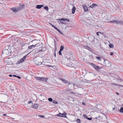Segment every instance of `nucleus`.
Returning <instances> with one entry per match:
<instances>
[{"label":"nucleus","mask_w":123,"mask_h":123,"mask_svg":"<svg viewBox=\"0 0 123 123\" xmlns=\"http://www.w3.org/2000/svg\"><path fill=\"white\" fill-rule=\"evenodd\" d=\"M110 23H112L114 24L121 25H123V21L122 20H114L109 21Z\"/></svg>","instance_id":"obj_1"},{"label":"nucleus","mask_w":123,"mask_h":123,"mask_svg":"<svg viewBox=\"0 0 123 123\" xmlns=\"http://www.w3.org/2000/svg\"><path fill=\"white\" fill-rule=\"evenodd\" d=\"M29 53L24 56L22 58L18 61L16 63V64H20L24 62Z\"/></svg>","instance_id":"obj_2"},{"label":"nucleus","mask_w":123,"mask_h":123,"mask_svg":"<svg viewBox=\"0 0 123 123\" xmlns=\"http://www.w3.org/2000/svg\"><path fill=\"white\" fill-rule=\"evenodd\" d=\"M90 65L92 67L95 69L97 71H99L101 68V67H99L92 63H90Z\"/></svg>","instance_id":"obj_3"},{"label":"nucleus","mask_w":123,"mask_h":123,"mask_svg":"<svg viewBox=\"0 0 123 123\" xmlns=\"http://www.w3.org/2000/svg\"><path fill=\"white\" fill-rule=\"evenodd\" d=\"M75 59V56L74 55H71L69 56V60L70 62H74Z\"/></svg>","instance_id":"obj_4"},{"label":"nucleus","mask_w":123,"mask_h":123,"mask_svg":"<svg viewBox=\"0 0 123 123\" xmlns=\"http://www.w3.org/2000/svg\"><path fill=\"white\" fill-rule=\"evenodd\" d=\"M105 66L107 67H110L111 66V63L108 60L104 59V62Z\"/></svg>","instance_id":"obj_5"},{"label":"nucleus","mask_w":123,"mask_h":123,"mask_svg":"<svg viewBox=\"0 0 123 123\" xmlns=\"http://www.w3.org/2000/svg\"><path fill=\"white\" fill-rule=\"evenodd\" d=\"M74 62H70V64H69V65H68L69 66L75 68H77L78 66L74 64Z\"/></svg>","instance_id":"obj_6"},{"label":"nucleus","mask_w":123,"mask_h":123,"mask_svg":"<svg viewBox=\"0 0 123 123\" xmlns=\"http://www.w3.org/2000/svg\"><path fill=\"white\" fill-rule=\"evenodd\" d=\"M9 51L6 49L2 51V54L6 55H9Z\"/></svg>","instance_id":"obj_7"},{"label":"nucleus","mask_w":123,"mask_h":123,"mask_svg":"<svg viewBox=\"0 0 123 123\" xmlns=\"http://www.w3.org/2000/svg\"><path fill=\"white\" fill-rule=\"evenodd\" d=\"M11 9L12 10L13 12L15 13H16L19 11V9L18 8V7H17V8H11Z\"/></svg>","instance_id":"obj_8"},{"label":"nucleus","mask_w":123,"mask_h":123,"mask_svg":"<svg viewBox=\"0 0 123 123\" xmlns=\"http://www.w3.org/2000/svg\"><path fill=\"white\" fill-rule=\"evenodd\" d=\"M32 105L31 106V108H34V109H37L39 106V105L36 103L33 104V103H32Z\"/></svg>","instance_id":"obj_9"},{"label":"nucleus","mask_w":123,"mask_h":123,"mask_svg":"<svg viewBox=\"0 0 123 123\" xmlns=\"http://www.w3.org/2000/svg\"><path fill=\"white\" fill-rule=\"evenodd\" d=\"M89 40L92 42L94 41V40L95 39V37L93 36H90L88 37Z\"/></svg>","instance_id":"obj_10"},{"label":"nucleus","mask_w":123,"mask_h":123,"mask_svg":"<svg viewBox=\"0 0 123 123\" xmlns=\"http://www.w3.org/2000/svg\"><path fill=\"white\" fill-rule=\"evenodd\" d=\"M59 79L62 81L63 82L65 83L68 84V85L71 84V83H69L67 81L61 78H59Z\"/></svg>","instance_id":"obj_11"},{"label":"nucleus","mask_w":123,"mask_h":123,"mask_svg":"<svg viewBox=\"0 0 123 123\" xmlns=\"http://www.w3.org/2000/svg\"><path fill=\"white\" fill-rule=\"evenodd\" d=\"M19 6L18 7V8L19 9V11H20L21 9H23L24 8L25 6L24 4H19Z\"/></svg>","instance_id":"obj_12"},{"label":"nucleus","mask_w":123,"mask_h":123,"mask_svg":"<svg viewBox=\"0 0 123 123\" xmlns=\"http://www.w3.org/2000/svg\"><path fill=\"white\" fill-rule=\"evenodd\" d=\"M84 47H85V48L88 49L89 51L91 52H92V51H94V50L93 49H92L91 48L87 46H84Z\"/></svg>","instance_id":"obj_13"},{"label":"nucleus","mask_w":123,"mask_h":123,"mask_svg":"<svg viewBox=\"0 0 123 123\" xmlns=\"http://www.w3.org/2000/svg\"><path fill=\"white\" fill-rule=\"evenodd\" d=\"M40 80L43 81L45 82L47 81V80H48V78H43V77H40Z\"/></svg>","instance_id":"obj_14"},{"label":"nucleus","mask_w":123,"mask_h":123,"mask_svg":"<svg viewBox=\"0 0 123 123\" xmlns=\"http://www.w3.org/2000/svg\"><path fill=\"white\" fill-rule=\"evenodd\" d=\"M58 20L60 21L62 20L64 21H67L68 22H69L70 21V20L69 19L65 18H62L61 19H58Z\"/></svg>","instance_id":"obj_15"},{"label":"nucleus","mask_w":123,"mask_h":123,"mask_svg":"<svg viewBox=\"0 0 123 123\" xmlns=\"http://www.w3.org/2000/svg\"><path fill=\"white\" fill-rule=\"evenodd\" d=\"M83 8L85 12H86L88 11V9L87 6H83Z\"/></svg>","instance_id":"obj_16"},{"label":"nucleus","mask_w":123,"mask_h":123,"mask_svg":"<svg viewBox=\"0 0 123 123\" xmlns=\"http://www.w3.org/2000/svg\"><path fill=\"white\" fill-rule=\"evenodd\" d=\"M43 5H38L36 6V8L40 9L43 7Z\"/></svg>","instance_id":"obj_17"},{"label":"nucleus","mask_w":123,"mask_h":123,"mask_svg":"<svg viewBox=\"0 0 123 123\" xmlns=\"http://www.w3.org/2000/svg\"><path fill=\"white\" fill-rule=\"evenodd\" d=\"M111 84L112 85H114L115 86H120L122 87L123 86L120 84H117L115 83H111Z\"/></svg>","instance_id":"obj_18"},{"label":"nucleus","mask_w":123,"mask_h":123,"mask_svg":"<svg viewBox=\"0 0 123 123\" xmlns=\"http://www.w3.org/2000/svg\"><path fill=\"white\" fill-rule=\"evenodd\" d=\"M67 114L65 112H64L63 113H62V117H65V118H67L66 115Z\"/></svg>","instance_id":"obj_19"},{"label":"nucleus","mask_w":123,"mask_h":123,"mask_svg":"<svg viewBox=\"0 0 123 123\" xmlns=\"http://www.w3.org/2000/svg\"><path fill=\"white\" fill-rule=\"evenodd\" d=\"M35 47H36V46H35V45H32L31 46H29L28 47V48L29 49H31L32 48H34Z\"/></svg>","instance_id":"obj_20"},{"label":"nucleus","mask_w":123,"mask_h":123,"mask_svg":"<svg viewBox=\"0 0 123 123\" xmlns=\"http://www.w3.org/2000/svg\"><path fill=\"white\" fill-rule=\"evenodd\" d=\"M55 30H56L58 31L59 33L60 34H63L62 33V32L58 29L57 27H56L54 28Z\"/></svg>","instance_id":"obj_21"},{"label":"nucleus","mask_w":123,"mask_h":123,"mask_svg":"<svg viewBox=\"0 0 123 123\" xmlns=\"http://www.w3.org/2000/svg\"><path fill=\"white\" fill-rule=\"evenodd\" d=\"M72 13L74 14L75 13V11L76 10V7H73L72 9Z\"/></svg>","instance_id":"obj_22"},{"label":"nucleus","mask_w":123,"mask_h":123,"mask_svg":"<svg viewBox=\"0 0 123 123\" xmlns=\"http://www.w3.org/2000/svg\"><path fill=\"white\" fill-rule=\"evenodd\" d=\"M41 44V43H37L36 44H35V46H36V47H37L38 46H39Z\"/></svg>","instance_id":"obj_23"},{"label":"nucleus","mask_w":123,"mask_h":123,"mask_svg":"<svg viewBox=\"0 0 123 123\" xmlns=\"http://www.w3.org/2000/svg\"><path fill=\"white\" fill-rule=\"evenodd\" d=\"M119 112L121 113H123V107L121 108L119 110Z\"/></svg>","instance_id":"obj_24"},{"label":"nucleus","mask_w":123,"mask_h":123,"mask_svg":"<svg viewBox=\"0 0 123 123\" xmlns=\"http://www.w3.org/2000/svg\"><path fill=\"white\" fill-rule=\"evenodd\" d=\"M69 55H68L67 56H66L65 58V59L68 61L69 59Z\"/></svg>","instance_id":"obj_25"},{"label":"nucleus","mask_w":123,"mask_h":123,"mask_svg":"<svg viewBox=\"0 0 123 123\" xmlns=\"http://www.w3.org/2000/svg\"><path fill=\"white\" fill-rule=\"evenodd\" d=\"M64 49V46H63L61 45L60 48V50L61 51H62Z\"/></svg>","instance_id":"obj_26"},{"label":"nucleus","mask_w":123,"mask_h":123,"mask_svg":"<svg viewBox=\"0 0 123 123\" xmlns=\"http://www.w3.org/2000/svg\"><path fill=\"white\" fill-rule=\"evenodd\" d=\"M109 46L110 48H113L114 47L113 45L111 43H110L109 44Z\"/></svg>","instance_id":"obj_27"},{"label":"nucleus","mask_w":123,"mask_h":123,"mask_svg":"<svg viewBox=\"0 0 123 123\" xmlns=\"http://www.w3.org/2000/svg\"><path fill=\"white\" fill-rule=\"evenodd\" d=\"M62 113H60L59 114H57L56 115V116H58V117H62Z\"/></svg>","instance_id":"obj_28"},{"label":"nucleus","mask_w":123,"mask_h":123,"mask_svg":"<svg viewBox=\"0 0 123 123\" xmlns=\"http://www.w3.org/2000/svg\"><path fill=\"white\" fill-rule=\"evenodd\" d=\"M47 11H48L49 9V8L47 6H45L43 7Z\"/></svg>","instance_id":"obj_29"},{"label":"nucleus","mask_w":123,"mask_h":123,"mask_svg":"<svg viewBox=\"0 0 123 123\" xmlns=\"http://www.w3.org/2000/svg\"><path fill=\"white\" fill-rule=\"evenodd\" d=\"M34 78L37 80H40V77H39L37 76H35Z\"/></svg>","instance_id":"obj_30"},{"label":"nucleus","mask_w":123,"mask_h":123,"mask_svg":"<svg viewBox=\"0 0 123 123\" xmlns=\"http://www.w3.org/2000/svg\"><path fill=\"white\" fill-rule=\"evenodd\" d=\"M37 41V40H33V41H31V42H34V44H36L37 43V42H36Z\"/></svg>","instance_id":"obj_31"},{"label":"nucleus","mask_w":123,"mask_h":123,"mask_svg":"<svg viewBox=\"0 0 123 123\" xmlns=\"http://www.w3.org/2000/svg\"><path fill=\"white\" fill-rule=\"evenodd\" d=\"M58 22L60 24L61 23L62 24H65V23L64 22H63V21H58Z\"/></svg>","instance_id":"obj_32"},{"label":"nucleus","mask_w":123,"mask_h":123,"mask_svg":"<svg viewBox=\"0 0 123 123\" xmlns=\"http://www.w3.org/2000/svg\"><path fill=\"white\" fill-rule=\"evenodd\" d=\"M83 116L86 119H87L88 117L87 116L86 114H83Z\"/></svg>","instance_id":"obj_33"},{"label":"nucleus","mask_w":123,"mask_h":123,"mask_svg":"<svg viewBox=\"0 0 123 123\" xmlns=\"http://www.w3.org/2000/svg\"><path fill=\"white\" fill-rule=\"evenodd\" d=\"M76 122L78 123H80V119H78L76 120Z\"/></svg>","instance_id":"obj_34"},{"label":"nucleus","mask_w":123,"mask_h":123,"mask_svg":"<svg viewBox=\"0 0 123 123\" xmlns=\"http://www.w3.org/2000/svg\"><path fill=\"white\" fill-rule=\"evenodd\" d=\"M48 100L50 102H52L53 101V99L51 98H48Z\"/></svg>","instance_id":"obj_35"},{"label":"nucleus","mask_w":123,"mask_h":123,"mask_svg":"<svg viewBox=\"0 0 123 123\" xmlns=\"http://www.w3.org/2000/svg\"><path fill=\"white\" fill-rule=\"evenodd\" d=\"M96 58L97 60L101 61V58L100 57L97 56L96 57Z\"/></svg>","instance_id":"obj_36"},{"label":"nucleus","mask_w":123,"mask_h":123,"mask_svg":"<svg viewBox=\"0 0 123 123\" xmlns=\"http://www.w3.org/2000/svg\"><path fill=\"white\" fill-rule=\"evenodd\" d=\"M99 33H101L102 35H103V33H101V32H97L96 33L97 35L98 36H99Z\"/></svg>","instance_id":"obj_37"},{"label":"nucleus","mask_w":123,"mask_h":123,"mask_svg":"<svg viewBox=\"0 0 123 123\" xmlns=\"http://www.w3.org/2000/svg\"><path fill=\"white\" fill-rule=\"evenodd\" d=\"M53 103L54 104H58V103L57 101H55V100L53 101Z\"/></svg>","instance_id":"obj_38"},{"label":"nucleus","mask_w":123,"mask_h":123,"mask_svg":"<svg viewBox=\"0 0 123 123\" xmlns=\"http://www.w3.org/2000/svg\"><path fill=\"white\" fill-rule=\"evenodd\" d=\"M92 6L94 7L95 6H97V5L93 3V4H92Z\"/></svg>","instance_id":"obj_39"},{"label":"nucleus","mask_w":123,"mask_h":123,"mask_svg":"<svg viewBox=\"0 0 123 123\" xmlns=\"http://www.w3.org/2000/svg\"><path fill=\"white\" fill-rule=\"evenodd\" d=\"M8 63H9L10 64H11L12 65H14V63L12 62H9Z\"/></svg>","instance_id":"obj_40"},{"label":"nucleus","mask_w":123,"mask_h":123,"mask_svg":"<svg viewBox=\"0 0 123 123\" xmlns=\"http://www.w3.org/2000/svg\"><path fill=\"white\" fill-rule=\"evenodd\" d=\"M61 51L60 50L59 51V54L60 55H62V52H61V51Z\"/></svg>","instance_id":"obj_41"},{"label":"nucleus","mask_w":123,"mask_h":123,"mask_svg":"<svg viewBox=\"0 0 123 123\" xmlns=\"http://www.w3.org/2000/svg\"><path fill=\"white\" fill-rule=\"evenodd\" d=\"M50 25H51V26L52 27H53L54 28H55V26L54 25H52V24H50Z\"/></svg>","instance_id":"obj_42"},{"label":"nucleus","mask_w":123,"mask_h":123,"mask_svg":"<svg viewBox=\"0 0 123 123\" xmlns=\"http://www.w3.org/2000/svg\"><path fill=\"white\" fill-rule=\"evenodd\" d=\"M87 119H88V120H92V118H91V117L88 118V117H87Z\"/></svg>","instance_id":"obj_43"},{"label":"nucleus","mask_w":123,"mask_h":123,"mask_svg":"<svg viewBox=\"0 0 123 123\" xmlns=\"http://www.w3.org/2000/svg\"><path fill=\"white\" fill-rule=\"evenodd\" d=\"M39 117L41 118H43L44 117V116L43 115H39Z\"/></svg>","instance_id":"obj_44"},{"label":"nucleus","mask_w":123,"mask_h":123,"mask_svg":"<svg viewBox=\"0 0 123 123\" xmlns=\"http://www.w3.org/2000/svg\"><path fill=\"white\" fill-rule=\"evenodd\" d=\"M32 103V102L31 101H30L28 102V103L29 104H31Z\"/></svg>","instance_id":"obj_45"},{"label":"nucleus","mask_w":123,"mask_h":123,"mask_svg":"<svg viewBox=\"0 0 123 123\" xmlns=\"http://www.w3.org/2000/svg\"><path fill=\"white\" fill-rule=\"evenodd\" d=\"M113 54V53L112 52H111L110 53V55H112Z\"/></svg>","instance_id":"obj_46"},{"label":"nucleus","mask_w":123,"mask_h":123,"mask_svg":"<svg viewBox=\"0 0 123 123\" xmlns=\"http://www.w3.org/2000/svg\"><path fill=\"white\" fill-rule=\"evenodd\" d=\"M118 79L119 80H121V81H123V79H120V78Z\"/></svg>","instance_id":"obj_47"},{"label":"nucleus","mask_w":123,"mask_h":123,"mask_svg":"<svg viewBox=\"0 0 123 123\" xmlns=\"http://www.w3.org/2000/svg\"><path fill=\"white\" fill-rule=\"evenodd\" d=\"M17 77L19 79H21V77L20 76H17Z\"/></svg>","instance_id":"obj_48"},{"label":"nucleus","mask_w":123,"mask_h":123,"mask_svg":"<svg viewBox=\"0 0 123 123\" xmlns=\"http://www.w3.org/2000/svg\"><path fill=\"white\" fill-rule=\"evenodd\" d=\"M92 6V5L90 6L89 7V8L91 7L92 8L93 7V6Z\"/></svg>","instance_id":"obj_49"},{"label":"nucleus","mask_w":123,"mask_h":123,"mask_svg":"<svg viewBox=\"0 0 123 123\" xmlns=\"http://www.w3.org/2000/svg\"><path fill=\"white\" fill-rule=\"evenodd\" d=\"M82 104L84 105H85V104L84 102H82Z\"/></svg>","instance_id":"obj_50"},{"label":"nucleus","mask_w":123,"mask_h":123,"mask_svg":"<svg viewBox=\"0 0 123 123\" xmlns=\"http://www.w3.org/2000/svg\"><path fill=\"white\" fill-rule=\"evenodd\" d=\"M55 39L56 41L57 42H59V40H58V39L56 37V38H55Z\"/></svg>","instance_id":"obj_51"},{"label":"nucleus","mask_w":123,"mask_h":123,"mask_svg":"<svg viewBox=\"0 0 123 123\" xmlns=\"http://www.w3.org/2000/svg\"><path fill=\"white\" fill-rule=\"evenodd\" d=\"M116 109H117V108H113V110H116Z\"/></svg>","instance_id":"obj_52"},{"label":"nucleus","mask_w":123,"mask_h":123,"mask_svg":"<svg viewBox=\"0 0 123 123\" xmlns=\"http://www.w3.org/2000/svg\"><path fill=\"white\" fill-rule=\"evenodd\" d=\"M13 76L14 77H17V76L16 75H13L12 76Z\"/></svg>","instance_id":"obj_53"},{"label":"nucleus","mask_w":123,"mask_h":123,"mask_svg":"<svg viewBox=\"0 0 123 123\" xmlns=\"http://www.w3.org/2000/svg\"><path fill=\"white\" fill-rule=\"evenodd\" d=\"M9 77H12V74H9Z\"/></svg>","instance_id":"obj_54"},{"label":"nucleus","mask_w":123,"mask_h":123,"mask_svg":"<svg viewBox=\"0 0 123 123\" xmlns=\"http://www.w3.org/2000/svg\"><path fill=\"white\" fill-rule=\"evenodd\" d=\"M3 116H6V115H6V114H3Z\"/></svg>","instance_id":"obj_55"},{"label":"nucleus","mask_w":123,"mask_h":123,"mask_svg":"<svg viewBox=\"0 0 123 123\" xmlns=\"http://www.w3.org/2000/svg\"><path fill=\"white\" fill-rule=\"evenodd\" d=\"M44 51L42 49H41V50H39V51Z\"/></svg>","instance_id":"obj_56"},{"label":"nucleus","mask_w":123,"mask_h":123,"mask_svg":"<svg viewBox=\"0 0 123 123\" xmlns=\"http://www.w3.org/2000/svg\"><path fill=\"white\" fill-rule=\"evenodd\" d=\"M54 55L55 57H56V55L55 52V53L54 54Z\"/></svg>","instance_id":"obj_57"},{"label":"nucleus","mask_w":123,"mask_h":123,"mask_svg":"<svg viewBox=\"0 0 123 123\" xmlns=\"http://www.w3.org/2000/svg\"><path fill=\"white\" fill-rule=\"evenodd\" d=\"M116 93L117 95H119V94L118 92H116Z\"/></svg>","instance_id":"obj_58"},{"label":"nucleus","mask_w":123,"mask_h":123,"mask_svg":"<svg viewBox=\"0 0 123 123\" xmlns=\"http://www.w3.org/2000/svg\"><path fill=\"white\" fill-rule=\"evenodd\" d=\"M116 110V111H118L119 110L117 108V109H116V110Z\"/></svg>","instance_id":"obj_59"},{"label":"nucleus","mask_w":123,"mask_h":123,"mask_svg":"<svg viewBox=\"0 0 123 123\" xmlns=\"http://www.w3.org/2000/svg\"><path fill=\"white\" fill-rule=\"evenodd\" d=\"M25 44H23L22 45V46H25Z\"/></svg>","instance_id":"obj_60"},{"label":"nucleus","mask_w":123,"mask_h":123,"mask_svg":"<svg viewBox=\"0 0 123 123\" xmlns=\"http://www.w3.org/2000/svg\"><path fill=\"white\" fill-rule=\"evenodd\" d=\"M48 67H51V66L50 65H48Z\"/></svg>","instance_id":"obj_61"},{"label":"nucleus","mask_w":123,"mask_h":123,"mask_svg":"<svg viewBox=\"0 0 123 123\" xmlns=\"http://www.w3.org/2000/svg\"><path fill=\"white\" fill-rule=\"evenodd\" d=\"M54 43H56V42L55 41H55H54Z\"/></svg>","instance_id":"obj_62"},{"label":"nucleus","mask_w":123,"mask_h":123,"mask_svg":"<svg viewBox=\"0 0 123 123\" xmlns=\"http://www.w3.org/2000/svg\"><path fill=\"white\" fill-rule=\"evenodd\" d=\"M55 46H56V43H55Z\"/></svg>","instance_id":"obj_63"},{"label":"nucleus","mask_w":123,"mask_h":123,"mask_svg":"<svg viewBox=\"0 0 123 123\" xmlns=\"http://www.w3.org/2000/svg\"><path fill=\"white\" fill-rule=\"evenodd\" d=\"M71 93H72L73 94H74L73 92H71Z\"/></svg>","instance_id":"obj_64"}]
</instances>
